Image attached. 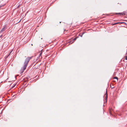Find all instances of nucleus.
<instances>
[{
  "instance_id": "1",
  "label": "nucleus",
  "mask_w": 127,
  "mask_h": 127,
  "mask_svg": "<svg viewBox=\"0 0 127 127\" xmlns=\"http://www.w3.org/2000/svg\"><path fill=\"white\" fill-rule=\"evenodd\" d=\"M32 56L28 57L25 60L24 63V66L21 68V70H22V72L26 69L30 60L32 58Z\"/></svg>"
},
{
  "instance_id": "2",
  "label": "nucleus",
  "mask_w": 127,
  "mask_h": 127,
  "mask_svg": "<svg viewBox=\"0 0 127 127\" xmlns=\"http://www.w3.org/2000/svg\"><path fill=\"white\" fill-rule=\"evenodd\" d=\"M6 25L4 26L3 28H2V29L0 31V33L2 32H3L6 29Z\"/></svg>"
},
{
  "instance_id": "3",
  "label": "nucleus",
  "mask_w": 127,
  "mask_h": 127,
  "mask_svg": "<svg viewBox=\"0 0 127 127\" xmlns=\"http://www.w3.org/2000/svg\"><path fill=\"white\" fill-rule=\"evenodd\" d=\"M12 51L10 53H9L8 55H6V56L5 57V59H6L10 55V54L12 52Z\"/></svg>"
},
{
  "instance_id": "4",
  "label": "nucleus",
  "mask_w": 127,
  "mask_h": 127,
  "mask_svg": "<svg viewBox=\"0 0 127 127\" xmlns=\"http://www.w3.org/2000/svg\"><path fill=\"white\" fill-rule=\"evenodd\" d=\"M116 15H119V14L123 15V13H116Z\"/></svg>"
},
{
  "instance_id": "5",
  "label": "nucleus",
  "mask_w": 127,
  "mask_h": 127,
  "mask_svg": "<svg viewBox=\"0 0 127 127\" xmlns=\"http://www.w3.org/2000/svg\"><path fill=\"white\" fill-rule=\"evenodd\" d=\"M84 33L83 32V34L82 35H79V36H80L81 37H82L83 34H84Z\"/></svg>"
},
{
  "instance_id": "6",
  "label": "nucleus",
  "mask_w": 127,
  "mask_h": 127,
  "mask_svg": "<svg viewBox=\"0 0 127 127\" xmlns=\"http://www.w3.org/2000/svg\"><path fill=\"white\" fill-rule=\"evenodd\" d=\"M114 78V79H117V80H118V78L117 77H115Z\"/></svg>"
},
{
  "instance_id": "7",
  "label": "nucleus",
  "mask_w": 127,
  "mask_h": 127,
  "mask_svg": "<svg viewBox=\"0 0 127 127\" xmlns=\"http://www.w3.org/2000/svg\"><path fill=\"white\" fill-rule=\"evenodd\" d=\"M119 23L122 24V23H124V22H121V23H116L115 24H118V23Z\"/></svg>"
},
{
  "instance_id": "8",
  "label": "nucleus",
  "mask_w": 127,
  "mask_h": 127,
  "mask_svg": "<svg viewBox=\"0 0 127 127\" xmlns=\"http://www.w3.org/2000/svg\"><path fill=\"white\" fill-rule=\"evenodd\" d=\"M77 38H76V37L75 38H74V39H73V40H75L76 39H77Z\"/></svg>"
},
{
  "instance_id": "9",
  "label": "nucleus",
  "mask_w": 127,
  "mask_h": 127,
  "mask_svg": "<svg viewBox=\"0 0 127 127\" xmlns=\"http://www.w3.org/2000/svg\"><path fill=\"white\" fill-rule=\"evenodd\" d=\"M125 59L126 60H127V56H126V57H125Z\"/></svg>"
},
{
  "instance_id": "10",
  "label": "nucleus",
  "mask_w": 127,
  "mask_h": 127,
  "mask_svg": "<svg viewBox=\"0 0 127 127\" xmlns=\"http://www.w3.org/2000/svg\"><path fill=\"white\" fill-rule=\"evenodd\" d=\"M2 36V35H0V38H1V37Z\"/></svg>"
},
{
  "instance_id": "11",
  "label": "nucleus",
  "mask_w": 127,
  "mask_h": 127,
  "mask_svg": "<svg viewBox=\"0 0 127 127\" xmlns=\"http://www.w3.org/2000/svg\"><path fill=\"white\" fill-rule=\"evenodd\" d=\"M41 53H40V54H39V56H41Z\"/></svg>"
},
{
  "instance_id": "12",
  "label": "nucleus",
  "mask_w": 127,
  "mask_h": 127,
  "mask_svg": "<svg viewBox=\"0 0 127 127\" xmlns=\"http://www.w3.org/2000/svg\"><path fill=\"white\" fill-rule=\"evenodd\" d=\"M3 6V5H2V6H0V8L1 7H2V6Z\"/></svg>"
},
{
  "instance_id": "13",
  "label": "nucleus",
  "mask_w": 127,
  "mask_h": 127,
  "mask_svg": "<svg viewBox=\"0 0 127 127\" xmlns=\"http://www.w3.org/2000/svg\"><path fill=\"white\" fill-rule=\"evenodd\" d=\"M31 45H33L32 44H31Z\"/></svg>"
}]
</instances>
